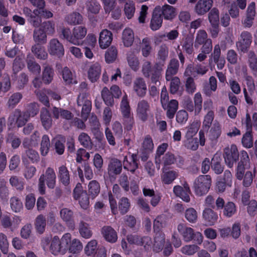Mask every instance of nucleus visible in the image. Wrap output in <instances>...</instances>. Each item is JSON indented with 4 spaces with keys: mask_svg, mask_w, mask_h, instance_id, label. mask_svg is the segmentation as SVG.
I'll list each match as a JSON object with an SVG mask.
<instances>
[{
    "mask_svg": "<svg viewBox=\"0 0 257 257\" xmlns=\"http://www.w3.org/2000/svg\"><path fill=\"white\" fill-rule=\"evenodd\" d=\"M70 241V234H64L61 238L58 236L52 238L49 246L50 252L54 255L64 254L68 249L69 242Z\"/></svg>",
    "mask_w": 257,
    "mask_h": 257,
    "instance_id": "obj_1",
    "label": "nucleus"
},
{
    "mask_svg": "<svg viewBox=\"0 0 257 257\" xmlns=\"http://www.w3.org/2000/svg\"><path fill=\"white\" fill-rule=\"evenodd\" d=\"M45 182L48 188L53 189L55 187L56 175L52 168H47L45 174H42L39 179L38 189L41 194L45 193Z\"/></svg>",
    "mask_w": 257,
    "mask_h": 257,
    "instance_id": "obj_2",
    "label": "nucleus"
},
{
    "mask_svg": "<svg viewBox=\"0 0 257 257\" xmlns=\"http://www.w3.org/2000/svg\"><path fill=\"white\" fill-rule=\"evenodd\" d=\"M211 185V177L210 175H200L194 181L193 188L195 194L202 196L206 194Z\"/></svg>",
    "mask_w": 257,
    "mask_h": 257,
    "instance_id": "obj_3",
    "label": "nucleus"
},
{
    "mask_svg": "<svg viewBox=\"0 0 257 257\" xmlns=\"http://www.w3.org/2000/svg\"><path fill=\"white\" fill-rule=\"evenodd\" d=\"M120 109L124 124L127 128L131 129L134 123V119L131 114V108L126 94H125L122 98Z\"/></svg>",
    "mask_w": 257,
    "mask_h": 257,
    "instance_id": "obj_4",
    "label": "nucleus"
},
{
    "mask_svg": "<svg viewBox=\"0 0 257 257\" xmlns=\"http://www.w3.org/2000/svg\"><path fill=\"white\" fill-rule=\"evenodd\" d=\"M28 120V113L22 111L19 109H16L8 118L11 125L16 124L18 127L24 126Z\"/></svg>",
    "mask_w": 257,
    "mask_h": 257,
    "instance_id": "obj_5",
    "label": "nucleus"
},
{
    "mask_svg": "<svg viewBox=\"0 0 257 257\" xmlns=\"http://www.w3.org/2000/svg\"><path fill=\"white\" fill-rule=\"evenodd\" d=\"M73 194L74 199L78 201L82 208L86 209L88 207L89 198L86 192L82 190L81 184H77L73 190Z\"/></svg>",
    "mask_w": 257,
    "mask_h": 257,
    "instance_id": "obj_6",
    "label": "nucleus"
},
{
    "mask_svg": "<svg viewBox=\"0 0 257 257\" xmlns=\"http://www.w3.org/2000/svg\"><path fill=\"white\" fill-rule=\"evenodd\" d=\"M223 157L226 164L232 168L234 163L238 159L239 153L235 145H232L230 148L227 147L224 150Z\"/></svg>",
    "mask_w": 257,
    "mask_h": 257,
    "instance_id": "obj_7",
    "label": "nucleus"
},
{
    "mask_svg": "<svg viewBox=\"0 0 257 257\" xmlns=\"http://www.w3.org/2000/svg\"><path fill=\"white\" fill-rule=\"evenodd\" d=\"M252 42V35L247 31L242 32L236 43V46L238 51L245 53L249 49Z\"/></svg>",
    "mask_w": 257,
    "mask_h": 257,
    "instance_id": "obj_8",
    "label": "nucleus"
},
{
    "mask_svg": "<svg viewBox=\"0 0 257 257\" xmlns=\"http://www.w3.org/2000/svg\"><path fill=\"white\" fill-rule=\"evenodd\" d=\"M173 193L176 197L180 198L186 202L190 201V194L191 190L189 186L186 181H184L182 186L176 185L173 188Z\"/></svg>",
    "mask_w": 257,
    "mask_h": 257,
    "instance_id": "obj_9",
    "label": "nucleus"
},
{
    "mask_svg": "<svg viewBox=\"0 0 257 257\" xmlns=\"http://www.w3.org/2000/svg\"><path fill=\"white\" fill-rule=\"evenodd\" d=\"M150 110V105L149 102L145 99L140 100L137 104L136 115L142 121H145L149 116V112Z\"/></svg>",
    "mask_w": 257,
    "mask_h": 257,
    "instance_id": "obj_10",
    "label": "nucleus"
},
{
    "mask_svg": "<svg viewBox=\"0 0 257 257\" xmlns=\"http://www.w3.org/2000/svg\"><path fill=\"white\" fill-rule=\"evenodd\" d=\"M78 106H82L81 116L86 119L91 109V102L86 93L80 94L77 98Z\"/></svg>",
    "mask_w": 257,
    "mask_h": 257,
    "instance_id": "obj_11",
    "label": "nucleus"
},
{
    "mask_svg": "<svg viewBox=\"0 0 257 257\" xmlns=\"http://www.w3.org/2000/svg\"><path fill=\"white\" fill-rule=\"evenodd\" d=\"M48 51L50 55L56 56L59 58L62 57L64 54L63 45L58 39L55 38L50 41L48 45Z\"/></svg>",
    "mask_w": 257,
    "mask_h": 257,
    "instance_id": "obj_12",
    "label": "nucleus"
},
{
    "mask_svg": "<svg viewBox=\"0 0 257 257\" xmlns=\"http://www.w3.org/2000/svg\"><path fill=\"white\" fill-rule=\"evenodd\" d=\"M87 29L85 27L79 26L72 29V44L79 45L82 44V40L87 34Z\"/></svg>",
    "mask_w": 257,
    "mask_h": 257,
    "instance_id": "obj_13",
    "label": "nucleus"
},
{
    "mask_svg": "<svg viewBox=\"0 0 257 257\" xmlns=\"http://www.w3.org/2000/svg\"><path fill=\"white\" fill-rule=\"evenodd\" d=\"M208 71L207 66L204 65L203 64H197L193 66L189 65L184 73V75L186 76L196 75H203L206 73Z\"/></svg>",
    "mask_w": 257,
    "mask_h": 257,
    "instance_id": "obj_14",
    "label": "nucleus"
},
{
    "mask_svg": "<svg viewBox=\"0 0 257 257\" xmlns=\"http://www.w3.org/2000/svg\"><path fill=\"white\" fill-rule=\"evenodd\" d=\"M255 3L251 2L247 7L246 16L242 21V24L244 28H250L255 16Z\"/></svg>",
    "mask_w": 257,
    "mask_h": 257,
    "instance_id": "obj_15",
    "label": "nucleus"
},
{
    "mask_svg": "<svg viewBox=\"0 0 257 257\" xmlns=\"http://www.w3.org/2000/svg\"><path fill=\"white\" fill-rule=\"evenodd\" d=\"M211 56L212 60L217 65V68L219 70H222L225 66L226 61L224 57L221 55V49L219 44L214 46Z\"/></svg>",
    "mask_w": 257,
    "mask_h": 257,
    "instance_id": "obj_16",
    "label": "nucleus"
},
{
    "mask_svg": "<svg viewBox=\"0 0 257 257\" xmlns=\"http://www.w3.org/2000/svg\"><path fill=\"white\" fill-rule=\"evenodd\" d=\"M121 162L116 158L110 160L107 168L108 174L110 176L113 177L119 175L122 171Z\"/></svg>",
    "mask_w": 257,
    "mask_h": 257,
    "instance_id": "obj_17",
    "label": "nucleus"
},
{
    "mask_svg": "<svg viewBox=\"0 0 257 257\" xmlns=\"http://www.w3.org/2000/svg\"><path fill=\"white\" fill-rule=\"evenodd\" d=\"M133 90L137 95L144 97L147 92V85L145 80L141 77L137 78L133 82Z\"/></svg>",
    "mask_w": 257,
    "mask_h": 257,
    "instance_id": "obj_18",
    "label": "nucleus"
},
{
    "mask_svg": "<svg viewBox=\"0 0 257 257\" xmlns=\"http://www.w3.org/2000/svg\"><path fill=\"white\" fill-rule=\"evenodd\" d=\"M177 230L180 235L182 236L185 242H189L193 240V235L194 230L190 227H188L183 223H180L178 225Z\"/></svg>",
    "mask_w": 257,
    "mask_h": 257,
    "instance_id": "obj_19",
    "label": "nucleus"
},
{
    "mask_svg": "<svg viewBox=\"0 0 257 257\" xmlns=\"http://www.w3.org/2000/svg\"><path fill=\"white\" fill-rule=\"evenodd\" d=\"M179 63L176 58L171 59L167 66L166 71L165 78L166 81H169L171 79V77L176 75L179 70Z\"/></svg>",
    "mask_w": 257,
    "mask_h": 257,
    "instance_id": "obj_20",
    "label": "nucleus"
},
{
    "mask_svg": "<svg viewBox=\"0 0 257 257\" xmlns=\"http://www.w3.org/2000/svg\"><path fill=\"white\" fill-rule=\"evenodd\" d=\"M112 34L106 29L103 30L99 34L98 42L101 49L107 48L111 43Z\"/></svg>",
    "mask_w": 257,
    "mask_h": 257,
    "instance_id": "obj_21",
    "label": "nucleus"
},
{
    "mask_svg": "<svg viewBox=\"0 0 257 257\" xmlns=\"http://www.w3.org/2000/svg\"><path fill=\"white\" fill-rule=\"evenodd\" d=\"M54 70L52 66L47 63L43 65L42 79L46 84H49L52 82L54 76Z\"/></svg>",
    "mask_w": 257,
    "mask_h": 257,
    "instance_id": "obj_22",
    "label": "nucleus"
},
{
    "mask_svg": "<svg viewBox=\"0 0 257 257\" xmlns=\"http://www.w3.org/2000/svg\"><path fill=\"white\" fill-rule=\"evenodd\" d=\"M101 234L106 241L115 243L117 240L116 231L110 226H104L101 229Z\"/></svg>",
    "mask_w": 257,
    "mask_h": 257,
    "instance_id": "obj_23",
    "label": "nucleus"
},
{
    "mask_svg": "<svg viewBox=\"0 0 257 257\" xmlns=\"http://www.w3.org/2000/svg\"><path fill=\"white\" fill-rule=\"evenodd\" d=\"M162 18L161 13V8L156 7L154 9L151 21L150 27L153 31L158 30L162 26Z\"/></svg>",
    "mask_w": 257,
    "mask_h": 257,
    "instance_id": "obj_24",
    "label": "nucleus"
},
{
    "mask_svg": "<svg viewBox=\"0 0 257 257\" xmlns=\"http://www.w3.org/2000/svg\"><path fill=\"white\" fill-rule=\"evenodd\" d=\"M212 4V0H199L195 7V12L198 15H203L210 10Z\"/></svg>",
    "mask_w": 257,
    "mask_h": 257,
    "instance_id": "obj_25",
    "label": "nucleus"
},
{
    "mask_svg": "<svg viewBox=\"0 0 257 257\" xmlns=\"http://www.w3.org/2000/svg\"><path fill=\"white\" fill-rule=\"evenodd\" d=\"M249 163V158L246 152L242 153V157L240 161L238 163L237 168L236 177L239 180H241L243 178L244 170Z\"/></svg>",
    "mask_w": 257,
    "mask_h": 257,
    "instance_id": "obj_26",
    "label": "nucleus"
},
{
    "mask_svg": "<svg viewBox=\"0 0 257 257\" xmlns=\"http://www.w3.org/2000/svg\"><path fill=\"white\" fill-rule=\"evenodd\" d=\"M164 66L160 64L155 63L153 69L149 73V77L152 83L157 84L160 83V80L162 77V72Z\"/></svg>",
    "mask_w": 257,
    "mask_h": 257,
    "instance_id": "obj_27",
    "label": "nucleus"
},
{
    "mask_svg": "<svg viewBox=\"0 0 257 257\" xmlns=\"http://www.w3.org/2000/svg\"><path fill=\"white\" fill-rule=\"evenodd\" d=\"M162 106L167 111L166 115L167 117L172 119L174 117L178 108V102L175 99H172Z\"/></svg>",
    "mask_w": 257,
    "mask_h": 257,
    "instance_id": "obj_28",
    "label": "nucleus"
},
{
    "mask_svg": "<svg viewBox=\"0 0 257 257\" xmlns=\"http://www.w3.org/2000/svg\"><path fill=\"white\" fill-rule=\"evenodd\" d=\"M222 158L220 154L216 153L211 159V168L216 174H221L224 167L221 164Z\"/></svg>",
    "mask_w": 257,
    "mask_h": 257,
    "instance_id": "obj_29",
    "label": "nucleus"
},
{
    "mask_svg": "<svg viewBox=\"0 0 257 257\" xmlns=\"http://www.w3.org/2000/svg\"><path fill=\"white\" fill-rule=\"evenodd\" d=\"M169 48L166 44L161 45L158 51L157 54V60L156 62L157 64H160L164 66L166 61L168 57Z\"/></svg>",
    "mask_w": 257,
    "mask_h": 257,
    "instance_id": "obj_30",
    "label": "nucleus"
},
{
    "mask_svg": "<svg viewBox=\"0 0 257 257\" xmlns=\"http://www.w3.org/2000/svg\"><path fill=\"white\" fill-rule=\"evenodd\" d=\"M100 73L101 67L98 63L91 65L88 70V76L92 82H94L98 79Z\"/></svg>",
    "mask_w": 257,
    "mask_h": 257,
    "instance_id": "obj_31",
    "label": "nucleus"
},
{
    "mask_svg": "<svg viewBox=\"0 0 257 257\" xmlns=\"http://www.w3.org/2000/svg\"><path fill=\"white\" fill-rule=\"evenodd\" d=\"M121 40L124 47H131L134 41L133 31L129 28L124 29L122 33Z\"/></svg>",
    "mask_w": 257,
    "mask_h": 257,
    "instance_id": "obj_32",
    "label": "nucleus"
},
{
    "mask_svg": "<svg viewBox=\"0 0 257 257\" xmlns=\"http://www.w3.org/2000/svg\"><path fill=\"white\" fill-rule=\"evenodd\" d=\"M140 45L142 56L147 58L151 55L153 50L151 39L148 37L144 38L143 39Z\"/></svg>",
    "mask_w": 257,
    "mask_h": 257,
    "instance_id": "obj_33",
    "label": "nucleus"
},
{
    "mask_svg": "<svg viewBox=\"0 0 257 257\" xmlns=\"http://www.w3.org/2000/svg\"><path fill=\"white\" fill-rule=\"evenodd\" d=\"M65 20L70 25H77L83 23V18L79 13L73 12L67 15L65 18Z\"/></svg>",
    "mask_w": 257,
    "mask_h": 257,
    "instance_id": "obj_34",
    "label": "nucleus"
},
{
    "mask_svg": "<svg viewBox=\"0 0 257 257\" xmlns=\"http://www.w3.org/2000/svg\"><path fill=\"white\" fill-rule=\"evenodd\" d=\"M40 119L43 126L46 130H49L52 124V119L47 109L43 108L40 113Z\"/></svg>",
    "mask_w": 257,
    "mask_h": 257,
    "instance_id": "obj_35",
    "label": "nucleus"
},
{
    "mask_svg": "<svg viewBox=\"0 0 257 257\" xmlns=\"http://www.w3.org/2000/svg\"><path fill=\"white\" fill-rule=\"evenodd\" d=\"M58 177L60 181L65 186L70 183V174L67 168L62 165L58 168Z\"/></svg>",
    "mask_w": 257,
    "mask_h": 257,
    "instance_id": "obj_36",
    "label": "nucleus"
},
{
    "mask_svg": "<svg viewBox=\"0 0 257 257\" xmlns=\"http://www.w3.org/2000/svg\"><path fill=\"white\" fill-rule=\"evenodd\" d=\"M165 242V235L163 232L155 233L153 249L155 251L160 252L163 248Z\"/></svg>",
    "mask_w": 257,
    "mask_h": 257,
    "instance_id": "obj_37",
    "label": "nucleus"
},
{
    "mask_svg": "<svg viewBox=\"0 0 257 257\" xmlns=\"http://www.w3.org/2000/svg\"><path fill=\"white\" fill-rule=\"evenodd\" d=\"M61 218L66 223L68 224L72 228L74 227V223L73 220V212L70 209L64 208L60 211Z\"/></svg>",
    "mask_w": 257,
    "mask_h": 257,
    "instance_id": "obj_38",
    "label": "nucleus"
},
{
    "mask_svg": "<svg viewBox=\"0 0 257 257\" xmlns=\"http://www.w3.org/2000/svg\"><path fill=\"white\" fill-rule=\"evenodd\" d=\"M26 62L27 68L31 73L36 75L40 74L41 66L36 62L34 57L28 55Z\"/></svg>",
    "mask_w": 257,
    "mask_h": 257,
    "instance_id": "obj_39",
    "label": "nucleus"
},
{
    "mask_svg": "<svg viewBox=\"0 0 257 257\" xmlns=\"http://www.w3.org/2000/svg\"><path fill=\"white\" fill-rule=\"evenodd\" d=\"M126 59L129 66L132 70L135 71L139 70L140 62L133 51H130L127 53Z\"/></svg>",
    "mask_w": 257,
    "mask_h": 257,
    "instance_id": "obj_40",
    "label": "nucleus"
},
{
    "mask_svg": "<svg viewBox=\"0 0 257 257\" xmlns=\"http://www.w3.org/2000/svg\"><path fill=\"white\" fill-rule=\"evenodd\" d=\"M203 217L208 225H212L216 222L218 216L211 209L206 208L203 211Z\"/></svg>",
    "mask_w": 257,
    "mask_h": 257,
    "instance_id": "obj_41",
    "label": "nucleus"
},
{
    "mask_svg": "<svg viewBox=\"0 0 257 257\" xmlns=\"http://www.w3.org/2000/svg\"><path fill=\"white\" fill-rule=\"evenodd\" d=\"M62 78L66 84L77 83L75 75L67 67H64L62 71Z\"/></svg>",
    "mask_w": 257,
    "mask_h": 257,
    "instance_id": "obj_42",
    "label": "nucleus"
},
{
    "mask_svg": "<svg viewBox=\"0 0 257 257\" xmlns=\"http://www.w3.org/2000/svg\"><path fill=\"white\" fill-rule=\"evenodd\" d=\"M33 40L37 44H44L47 42V34L42 28H37L33 32Z\"/></svg>",
    "mask_w": 257,
    "mask_h": 257,
    "instance_id": "obj_43",
    "label": "nucleus"
},
{
    "mask_svg": "<svg viewBox=\"0 0 257 257\" xmlns=\"http://www.w3.org/2000/svg\"><path fill=\"white\" fill-rule=\"evenodd\" d=\"M35 227L37 232L42 234L44 232L46 226V219L43 214L38 215L35 220Z\"/></svg>",
    "mask_w": 257,
    "mask_h": 257,
    "instance_id": "obj_44",
    "label": "nucleus"
},
{
    "mask_svg": "<svg viewBox=\"0 0 257 257\" xmlns=\"http://www.w3.org/2000/svg\"><path fill=\"white\" fill-rule=\"evenodd\" d=\"M161 13L164 19L168 20H172L176 15L175 9L168 5H165L161 8Z\"/></svg>",
    "mask_w": 257,
    "mask_h": 257,
    "instance_id": "obj_45",
    "label": "nucleus"
},
{
    "mask_svg": "<svg viewBox=\"0 0 257 257\" xmlns=\"http://www.w3.org/2000/svg\"><path fill=\"white\" fill-rule=\"evenodd\" d=\"M83 245L80 241L76 238L71 240V235L70 234V241L69 242L68 249L69 251L72 253H77L82 250Z\"/></svg>",
    "mask_w": 257,
    "mask_h": 257,
    "instance_id": "obj_46",
    "label": "nucleus"
},
{
    "mask_svg": "<svg viewBox=\"0 0 257 257\" xmlns=\"http://www.w3.org/2000/svg\"><path fill=\"white\" fill-rule=\"evenodd\" d=\"M31 50L38 59L45 60L48 57V54L45 48L39 45L35 44L33 46Z\"/></svg>",
    "mask_w": 257,
    "mask_h": 257,
    "instance_id": "obj_47",
    "label": "nucleus"
},
{
    "mask_svg": "<svg viewBox=\"0 0 257 257\" xmlns=\"http://www.w3.org/2000/svg\"><path fill=\"white\" fill-rule=\"evenodd\" d=\"M178 173L174 170L164 172L161 176L163 183L165 184H171L178 177Z\"/></svg>",
    "mask_w": 257,
    "mask_h": 257,
    "instance_id": "obj_48",
    "label": "nucleus"
},
{
    "mask_svg": "<svg viewBox=\"0 0 257 257\" xmlns=\"http://www.w3.org/2000/svg\"><path fill=\"white\" fill-rule=\"evenodd\" d=\"M177 161V157H175L174 154L171 152L166 153L161 159V161H158V163H162L164 167L174 164Z\"/></svg>",
    "mask_w": 257,
    "mask_h": 257,
    "instance_id": "obj_49",
    "label": "nucleus"
},
{
    "mask_svg": "<svg viewBox=\"0 0 257 257\" xmlns=\"http://www.w3.org/2000/svg\"><path fill=\"white\" fill-rule=\"evenodd\" d=\"M118 55L117 48L114 46H111L108 48L105 53V61L107 63H111L116 59Z\"/></svg>",
    "mask_w": 257,
    "mask_h": 257,
    "instance_id": "obj_50",
    "label": "nucleus"
},
{
    "mask_svg": "<svg viewBox=\"0 0 257 257\" xmlns=\"http://www.w3.org/2000/svg\"><path fill=\"white\" fill-rule=\"evenodd\" d=\"M209 38H208V35L204 30H199L196 36L194 46L198 48L199 46L207 42Z\"/></svg>",
    "mask_w": 257,
    "mask_h": 257,
    "instance_id": "obj_51",
    "label": "nucleus"
},
{
    "mask_svg": "<svg viewBox=\"0 0 257 257\" xmlns=\"http://www.w3.org/2000/svg\"><path fill=\"white\" fill-rule=\"evenodd\" d=\"M124 12L125 16L128 19H132L135 12V5L133 1H127L124 2Z\"/></svg>",
    "mask_w": 257,
    "mask_h": 257,
    "instance_id": "obj_52",
    "label": "nucleus"
},
{
    "mask_svg": "<svg viewBox=\"0 0 257 257\" xmlns=\"http://www.w3.org/2000/svg\"><path fill=\"white\" fill-rule=\"evenodd\" d=\"M23 94L21 92L13 93L9 97L7 105L9 108H14L21 100Z\"/></svg>",
    "mask_w": 257,
    "mask_h": 257,
    "instance_id": "obj_53",
    "label": "nucleus"
},
{
    "mask_svg": "<svg viewBox=\"0 0 257 257\" xmlns=\"http://www.w3.org/2000/svg\"><path fill=\"white\" fill-rule=\"evenodd\" d=\"M101 96L106 105L110 106H113L114 104V97L111 91L106 87H104L102 89L101 91Z\"/></svg>",
    "mask_w": 257,
    "mask_h": 257,
    "instance_id": "obj_54",
    "label": "nucleus"
},
{
    "mask_svg": "<svg viewBox=\"0 0 257 257\" xmlns=\"http://www.w3.org/2000/svg\"><path fill=\"white\" fill-rule=\"evenodd\" d=\"M88 193L92 199L97 196L100 192V185L96 180L91 181L88 184Z\"/></svg>",
    "mask_w": 257,
    "mask_h": 257,
    "instance_id": "obj_55",
    "label": "nucleus"
},
{
    "mask_svg": "<svg viewBox=\"0 0 257 257\" xmlns=\"http://www.w3.org/2000/svg\"><path fill=\"white\" fill-rule=\"evenodd\" d=\"M10 183L17 190L22 191L24 189L25 182L22 178L17 176H12L10 179Z\"/></svg>",
    "mask_w": 257,
    "mask_h": 257,
    "instance_id": "obj_56",
    "label": "nucleus"
},
{
    "mask_svg": "<svg viewBox=\"0 0 257 257\" xmlns=\"http://www.w3.org/2000/svg\"><path fill=\"white\" fill-rule=\"evenodd\" d=\"M79 231L81 236L84 238H88L92 236V231L89 225L83 221H81L79 223Z\"/></svg>",
    "mask_w": 257,
    "mask_h": 257,
    "instance_id": "obj_57",
    "label": "nucleus"
},
{
    "mask_svg": "<svg viewBox=\"0 0 257 257\" xmlns=\"http://www.w3.org/2000/svg\"><path fill=\"white\" fill-rule=\"evenodd\" d=\"M78 140L81 145L85 148H90L92 143L90 137L85 133H80L78 137Z\"/></svg>",
    "mask_w": 257,
    "mask_h": 257,
    "instance_id": "obj_58",
    "label": "nucleus"
},
{
    "mask_svg": "<svg viewBox=\"0 0 257 257\" xmlns=\"http://www.w3.org/2000/svg\"><path fill=\"white\" fill-rule=\"evenodd\" d=\"M50 147V142L47 135H44L42 137L41 143L40 151L42 156L47 155Z\"/></svg>",
    "mask_w": 257,
    "mask_h": 257,
    "instance_id": "obj_59",
    "label": "nucleus"
},
{
    "mask_svg": "<svg viewBox=\"0 0 257 257\" xmlns=\"http://www.w3.org/2000/svg\"><path fill=\"white\" fill-rule=\"evenodd\" d=\"M248 63L250 68L253 73L257 72V57L253 51H249L248 53Z\"/></svg>",
    "mask_w": 257,
    "mask_h": 257,
    "instance_id": "obj_60",
    "label": "nucleus"
},
{
    "mask_svg": "<svg viewBox=\"0 0 257 257\" xmlns=\"http://www.w3.org/2000/svg\"><path fill=\"white\" fill-rule=\"evenodd\" d=\"M41 28L45 32V34L49 35H53L55 32V23L53 21L44 22L42 24Z\"/></svg>",
    "mask_w": 257,
    "mask_h": 257,
    "instance_id": "obj_61",
    "label": "nucleus"
},
{
    "mask_svg": "<svg viewBox=\"0 0 257 257\" xmlns=\"http://www.w3.org/2000/svg\"><path fill=\"white\" fill-rule=\"evenodd\" d=\"M202 97L200 92L196 93L193 97L194 105L195 108V114H198L202 108Z\"/></svg>",
    "mask_w": 257,
    "mask_h": 257,
    "instance_id": "obj_62",
    "label": "nucleus"
},
{
    "mask_svg": "<svg viewBox=\"0 0 257 257\" xmlns=\"http://www.w3.org/2000/svg\"><path fill=\"white\" fill-rule=\"evenodd\" d=\"M185 217L190 223H195L197 220L198 214L193 208H189L185 212Z\"/></svg>",
    "mask_w": 257,
    "mask_h": 257,
    "instance_id": "obj_63",
    "label": "nucleus"
},
{
    "mask_svg": "<svg viewBox=\"0 0 257 257\" xmlns=\"http://www.w3.org/2000/svg\"><path fill=\"white\" fill-rule=\"evenodd\" d=\"M235 204L232 202H227L224 206L223 214L224 216L230 217L236 212Z\"/></svg>",
    "mask_w": 257,
    "mask_h": 257,
    "instance_id": "obj_64",
    "label": "nucleus"
}]
</instances>
